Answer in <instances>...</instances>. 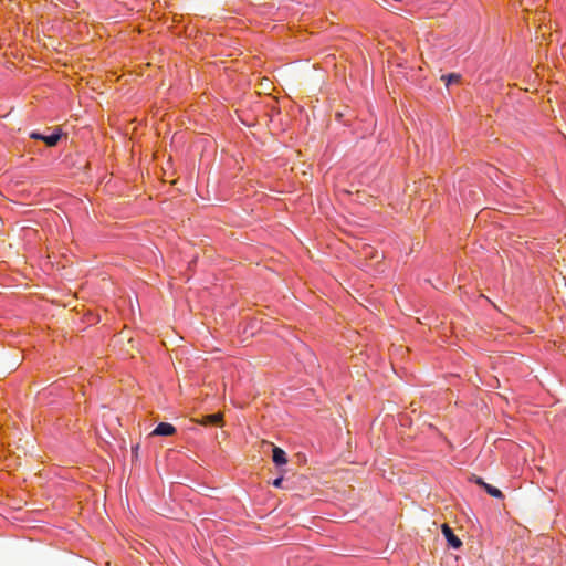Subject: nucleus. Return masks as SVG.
I'll list each match as a JSON object with an SVG mask.
<instances>
[{
    "label": "nucleus",
    "mask_w": 566,
    "mask_h": 566,
    "mask_svg": "<svg viewBox=\"0 0 566 566\" xmlns=\"http://www.w3.org/2000/svg\"><path fill=\"white\" fill-rule=\"evenodd\" d=\"M191 421L203 427L216 426L222 428L224 426V415L223 412H217L213 415L203 416L200 419L192 418Z\"/></svg>",
    "instance_id": "nucleus-1"
},
{
    "label": "nucleus",
    "mask_w": 566,
    "mask_h": 566,
    "mask_svg": "<svg viewBox=\"0 0 566 566\" xmlns=\"http://www.w3.org/2000/svg\"><path fill=\"white\" fill-rule=\"evenodd\" d=\"M441 531L451 547L458 549L462 546L461 539L454 535L452 528L448 524H442Z\"/></svg>",
    "instance_id": "nucleus-2"
},
{
    "label": "nucleus",
    "mask_w": 566,
    "mask_h": 566,
    "mask_svg": "<svg viewBox=\"0 0 566 566\" xmlns=\"http://www.w3.org/2000/svg\"><path fill=\"white\" fill-rule=\"evenodd\" d=\"M272 461L275 465L281 467L287 463V454L280 447L273 446L272 449Z\"/></svg>",
    "instance_id": "nucleus-3"
},
{
    "label": "nucleus",
    "mask_w": 566,
    "mask_h": 566,
    "mask_svg": "<svg viewBox=\"0 0 566 566\" xmlns=\"http://www.w3.org/2000/svg\"><path fill=\"white\" fill-rule=\"evenodd\" d=\"M31 138L40 139V140L44 142L46 146L53 147L61 139V134H52V135H49V136H44V135H41V134H38V133H32L31 134Z\"/></svg>",
    "instance_id": "nucleus-4"
},
{
    "label": "nucleus",
    "mask_w": 566,
    "mask_h": 566,
    "mask_svg": "<svg viewBox=\"0 0 566 566\" xmlns=\"http://www.w3.org/2000/svg\"><path fill=\"white\" fill-rule=\"evenodd\" d=\"M176 428L168 422H160L153 431V436H172Z\"/></svg>",
    "instance_id": "nucleus-5"
},
{
    "label": "nucleus",
    "mask_w": 566,
    "mask_h": 566,
    "mask_svg": "<svg viewBox=\"0 0 566 566\" xmlns=\"http://www.w3.org/2000/svg\"><path fill=\"white\" fill-rule=\"evenodd\" d=\"M460 78H461L460 75L455 74V73L443 75L441 77V80L446 83L447 86H449V85H451L453 83H459Z\"/></svg>",
    "instance_id": "nucleus-6"
},
{
    "label": "nucleus",
    "mask_w": 566,
    "mask_h": 566,
    "mask_svg": "<svg viewBox=\"0 0 566 566\" xmlns=\"http://www.w3.org/2000/svg\"><path fill=\"white\" fill-rule=\"evenodd\" d=\"M484 490L486 491L488 494H490L493 497L503 499L502 491L499 490L497 488L492 486L491 484H486Z\"/></svg>",
    "instance_id": "nucleus-7"
},
{
    "label": "nucleus",
    "mask_w": 566,
    "mask_h": 566,
    "mask_svg": "<svg viewBox=\"0 0 566 566\" xmlns=\"http://www.w3.org/2000/svg\"><path fill=\"white\" fill-rule=\"evenodd\" d=\"M282 482H283V478H277L273 481V485L275 488H281L282 486Z\"/></svg>",
    "instance_id": "nucleus-8"
},
{
    "label": "nucleus",
    "mask_w": 566,
    "mask_h": 566,
    "mask_svg": "<svg viewBox=\"0 0 566 566\" xmlns=\"http://www.w3.org/2000/svg\"><path fill=\"white\" fill-rule=\"evenodd\" d=\"M475 483L478 485H481L483 489H485V485L488 484L486 482H484L481 478H476L475 479Z\"/></svg>",
    "instance_id": "nucleus-9"
}]
</instances>
